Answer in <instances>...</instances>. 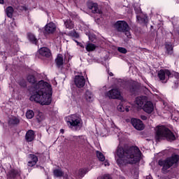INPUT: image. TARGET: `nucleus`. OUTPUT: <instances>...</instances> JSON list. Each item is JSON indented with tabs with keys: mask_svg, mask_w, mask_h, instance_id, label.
Listing matches in <instances>:
<instances>
[{
	"mask_svg": "<svg viewBox=\"0 0 179 179\" xmlns=\"http://www.w3.org/2000/svg\"><path fill=\"white\" fill-rule=\"evenodd\" d=\"M27 80L32 85V94L29 98L31 101L38 103L41 106H50L51 104L52 96V87L50 83L41 80L36 83L34 76H27Z\"/></svg>",
	"mask_w": 179,
	"mask_h": 179,
	"instance_id": "obj_1",
	"label": "nucleus"
},
{
	"mask_svg": "<svg viewBox=\"0 0 179 179\" xmlns=\"http://www.w3.org/2000/svg\"><path fill=\"white\" fill-rule=\"evenodd\" d=\"M116 156L118 157L116 163L120 167H122L127 164L139 163L141 157H142V152L136 145L124 144L122 146L119 145L116 149Z\"/></svg>",
	"mask_w": 179,
	"mask_h": 179,
	"instance_id": "obj_2",
	"label": "nucleus"
},
{
	"mask_svg": "<svg viewBox=\"0 0 179 179\" xmlns=\"http://www.w3.org/2000/svg\"><path fill=\"white\" fill-rule=\"evenodd\" d=\"M179 162V155H173L171 157H167L164 160L159 159L158 162L159 166H161L163 171H166L169 170L171 167H173L174 164H177Z\"/></svg>",
	"mask_w": 179,
	"mask_h": 179,
	"instance_id": "obj_3",
	"label": "nucleus"
},
{
	"mask_svg": "<svg viewBox=\"0 0 179 179\" xmlns=\"http://www.w3.org/2000/svg\"><path fill=\"white\" fill-rule=\"evenodd\" d=\"M66 122L72 129H80L82 128V120L76 115L66 117Z\"/></svg>",
	"mask_w": 179,
	"mask_h": 179,
	"instance_id": "obj_4",
	"label": "nucleus"
},
{
	"mask_svg": "<svg viewBox=\"0 0 179 179\" xmlns=\"http://www.w3.org/2000/svg\"><path fill=\"white\" fill-rule=\"evenodd\" d=\"M178 138V136L176 135H155V142L159 143L162 141H167L168 142H173V141H176Z\"/></svg>",
	"mask_w": 179,
	"mask_h": 179,
	"instance_id": "obj_5",
	"label": "nucleus"
},
{
	"mask_svg": "<svg viewBox=\"0 0 179 179\" xmlns=\"http://www.w3.org/2000/svg\"><path fill=\"white\" fill-rule=\"evenodd\" d=\"M106 97H108V99H117L118 100L122 99V96H121V92L118 89H112L108 92L105 93Z\"/></svg>",
	"mask_w": 179,
	"mask_h": 179,
	"instance_id": "obj_6",
	"label": "nucleus"
},
{
	"mask_svg": "<svg viewBox=\"0 0 179 179\" xmlns=\"http://www.w3.org/2000/svg\"><path fill=\"white\" fill-rule=\"evenodd\" d=\"M156 135H173V132L165 126H157L155 128Z\"/></svg>",
	"mask_w": 179,
	"mask_h": 179,
	"instance_id": "obj_7",
	"label": "nucleus"
},
{
	"mask_svg": "<svg viewBox=\"0 0 179 179\" xmlns=\"http://www.w3.org/2000/svg\"><path fill=\"white\" fill-rule=\"evenodd\" d=\"M121 101L120 104L117 106L118 111L121 113H124V111H127L128 113L129 110H131V106H129V103L127 101V100L124 99L122 97V99H120Z\"/></svg>",
	"mask_w": 179,
	"mask_h": 179,
	"instance_id": "obj_8",
	"label": "nucleus"
},
{
	"mask_svg": "<svg viewBox=\"0 0 179 179\" xmlns=\"http://www.w3.org/2000/svg\"><path fill=\"white\" fill-rule=\"evenodd\" d=\"M115 27H116L117 31H122L124 32L127 31V29H129V26L128 25V23L125 21H117L115 24Z\"/></svg>",
	"mask_w": 179,
	"mask_h": 179,
	"instance_id": "obj_9",
	"label": "nucleus"
},
{
	"mask_svg": "<svg viewBox=\"0 0 179 179\" xmlns=\"http://www.w3.org/2000/svg\"><path fill=\"white\" fill-rule=\"evenodd\" d=\"M131 124L137 131H142L145 129V124H143V122H142L139 119H131Z\"/></svg>",
	"mask_w": 179,
	"mask_h": 179,
	"instance_id": "obj_10",
	"label": "nucleus"
},
{
	"mask_svg": "<svg viewBox=\"0 0 179 179\" xmlns=\"http://www.w3.org/2000/svg\"><path fill=\"white\" fill-rule=\"evenodd\" d=\"M57 30V25L54 22H49L45 26V33L52 34Z\"/></svg>",
	"mask_w": 179,
	"mask_h": 179,
	"instance_id": "obj_11",
	"label": "nucleus"
},
{
	"mask_svg": "<svg viewBox=\"0 0 179 179\" xmlns=\"http://www.w3.org/2000/svg\"><path fill=\"white\" fill-rule=\"evenodd\" d=\"M74 83L77 87H83L85 84L86 83V80H85V77L83 76H76L74 79Z\"/></svg>",
	"mask_w": 179,
	"mask_h": 179,
	"instance_id": "obj_12",
	"label": "nucleus"
},
{
	"mask_svg": "<svg viewBox=\"0 0 179 179\" xmlns=\"http://www.w3.org/2000/svg\"><path fill=\"white\" fill-rule=\"evenodd\" d=\"M147 101L148 97L145 96H141L136 97L134 103L138 108H142L143 104H145Z\"/></svg>",
	"mask_w": 179,
	"mask_h": 179,
	"instance_id": "obj_13",
	"label": "nucleus"
},
{
	"mask_svg": "<svg viewBox=\"0 0 179 179\" xmlns=\"http://www.w3.org/2000/svg\"><path fill=\"white\" fill-rule=\"evenodd\" d=\"M7 177L9 179H16L20 177V171L17 169H10L7 173Z\"/></svg>",
	"mask_w": 179,
	"mask_h": 179,
	"instance_id": "obj_14",
	"label": "nucleus"
},
{
	"mask_svg": "<svg viewBox=\"0 0 179 179\" xmlns=\"http://www.w3.org/2000/svg\"><path fill=\"white\" fill-rule=\"evenodd\" d=\"M171 73L169 70H161L158 72V77L160 80H165L166 78H170Z\"/></svg>",
	"mask_w": 179,
	"mask_h": 179,
	"instance_id": "obj_15",
	"label": "nucleus"
},
{
	"mask_svg": "<svg viewBox=\"0 0 179 179\" xmlns=\"http://www.w3.org/2000/svg\"><path fill=\"white\" fill-rule=\"evenodd\" d=\"M143 110L148 114H150L153 112L154 106L151 101H146V103L143 106Z\"/></svg>",
	"mask_w": 179,
	"mask_h": 179,
	"instance_id": "obj_16",
	"label": "nucleus"
},
{
	"mask_svg": "<svg viewBox=\"0 0 179 179\" xmlns=\"http://www.w3.org/2000/svg\"><path fill=\"white\" fill-rule=\"evenodd\" d=\"M87 6L89 9L92 11V13H100L97 3L93 2H88Z\"/></svg>",
	"mask_w": 179,
	"mask_h": 179,
	"instance_id": "obj_17",
	"label": "nucleus"
},
{
	"mask_svg": "<svg viewBox=\"0 0 179 179\" xmlns=\"http://www.w3.org/2000/svg\"><path fill=\"white\" fill-rule=\"evenodd\" d=\"M39 54L42 55V57H46V58L51 57V51L48 48H41L39 50Z\"/></svg>",
	"mask_w": 179,
	"mask_h": 179,
	"instance_id": "obj_18",
	"label": "nucleus"
},
{
	"mask_svg": "<svg viewBox=\"0 0 179 179\" xmlns=\"http://www.w3.org/2000/svg\"><path fill=\"white\" fill-rule=\"evenodd\" d=\"M64 26L66 29H69L71 30L73 29V27H75V24L72 22V20H71V19H67L66 20H64Z\"/></svg>",
	"mask_w": 179,
	"mask_h": 179,
	"instance_id": "obj_19",
	"label": "nucleus"
},
{
	"mask_svg": "<svg viewBox=\"0 0 179 179\" xmlns=\"http://www.w3.org/2000/svg\"><path fill=\"white\" fill-rule=\"evenodd\" d=\"M56 64L58 68H61L64 65V57L62 55H58L56 59Z\"/></svg>",
	"mask_w": 179,
	"mask_h": 179,
	"instance_id": "obj_20",
	"label": "nucleus"
},
{
	"mask_svg": "<svg viewBox=\"0 0 179 179\" xmlns=\"http://www.w3.org/2000/svg\"><path fill=\"white\" fill-rule=\"evenodd\" d=\"M36 118L38 122H42V121L45 120V115L44 113H43V112H38Z\"/></svg>",
	"mask_w": 179,
	"mask_h": 179,
	"instance_id": "obj_21",
	"label": "nucleus"
},
{
	"mask_svg": "<svg viewBox=\"0 0 179 179\" xmlns=\"http://www.w3.org/2000/svg\"><path fill=\"white\" fill-rule=\"evenodd\" d=\"M64 171H61L60 169H55L53 171V175L58 178L64 177Z\"/></svg>",
	"mask_w": 179,
	"mask_h": 179,
	"instance_id": "obj_22",
	"label": "nucleus"
},
{
	"mask_svg": "<svg viewBox=\"0 0 179 179\" xmlns=\"http://www.w3.org/2000/svg\"><path fill=\"white\" fill-rule=\"evenodd\" d=\"M96 157L99 160V162H104V160H106V157L104 156V155L103 153H101V152L96 150Z\"/></svg>",
	"mask_w": 179,
	"mask_h": 179,
	"instance_id": "obj_23",
	"label": "nucleus"
},
{
	"mask_svg": "<svg viewBox=\"0 0 179 179\" xmlns=\"http://www.w3.org/2000/svg\"><path fill=\"white\" fill-rule=\"evenodd\" d=\"M13 7L12 6H8L6 9V15L8 16V17H12V16H13Z\"/></svg>",
	"mask_w": 179,
	"mask_h": 179,
	"instance_id": "obj_24",
	"label": "nucleus"
},
{
	"mask_svg": "<svg viewBox=\"0 0 179 179\" xmlns=\"http://www.w3.org/2000/svg\"><path fill=\"white\" fill-rule=\"evenodd\" d=\"M28 38L29 41L33 43V44H37V38H36V36H34V34H28Z\"/></svg>",
	"mask_w": 179,
	"mask_h": 179,
	"instance_id": "obj_25",
	"label": "nucleus"
},
{
	"mask_svg": "<svg viewBox=\"0 0 179 179\" xmlns=\"http://www.w3.org/2000/svg\"><path fill=\"white\" fill-rule=\"evenodd\" d=\"M8 122L9 124L17 125V124H19V122H20V120H19L17 117H12L10 118Z\"/></svg>",
	"mask_w": 179,
	"mask_h": 179,
	"instance_id": "obj_26",
	"label": "nucleus"
},
{
	"mask_svg": "<svg viewBox=\"0 0 179 179\" xmlns=\"http://www.w3.org/2000/svg\"><path fill=\"white\" fill-rule=\"evenodd\" d=\"M85 99L87 101H93V94L90 91H87L85 93Z\"/></svg>",
	"mask_w": 179,
	"mask_h": 179,
	"instance_id": "obj_27",
	"label": "nucleus"
},
{
	"mask_svg": "<svg viewBox=\"0 0 179 179\" xmlns=\"http://www.w3.org/2000/svg\"><path fill=\"white\" fill-rule=\"evenodd\" d=\"M86 50L88 52L94 51V50H96V45L93 43H87L86 45Z\"/></svg>",
	"mask_w": 179,
	"mask_h": 179,
	"instance_id": "obj_28",
	"label": "nucleus"
},
{
	"mask_svg": "<svg viewBox=\"0 0 179 179\" xmlns=\"http://www.w3.org/2000/svg\"><path fill=\"white\" fill-rule=\"evenodd\" d=\"M165 48L166 50V52L169 54H171L173 52V45L170 43H166L165 45Z\"/></svg>",
	"mask_w": 179,
	"mask_h": 179,
	"instance_id": "obj_29",
	"label": "nucleus"
},
{
	"mask_svg": "<svg viewBox=\"0 0 179 179\" xmlns=\"http://www.w3.org/2000/svg\"><path fill=\"white\" fill-rule=\"evenodd\" d=\"M26 117L28 120H31L34 117V112L32 110H28L26 113Z\"/></svg>",
	"mask_w": 179,
	"mask_h": 179,
	"instance_id": "obj_30",
	"label": "nucleus"
},
{
	"mask_svg": "<svg viewBox=\"0 0 179 179\" xmlns=\"http://www.w3.org/2000/svg\"><path fill=\"white\" fill-rule=\"evenodd\" d=\"M29 159H31V162H35L36 163H37V162H38V157H37V155H36L34 154H29Z\"/></svg>",
	"mask_w": 179,
	"mask_h": 179,
	"instance_id": "obj_31",
	"label": "nucleus"
},
{
	"mask_svg": "<svg viewBox=\"0 0 179 179\" xmlns=\"http://www.w3.org/2000/svg\"><path fill=\"white\" fill-rule=\"evenodd\" d=\"M27 142H33L34 141V135H25Z\"/></svg>",
	"mask_w": 179,
	"mask_h": 179,
	"instance_id": "obj_32",
	"label": "nucleus"
},
{
	"mask_svg": "<svg viewBox=\"0 0 179 179\" xmlns=\"http://www.w3.org/2000/svg\"><path fill=\"white\" fill-rule=\"evenodd\" d=\"M69 36H71V37H75L76 38H79V34L76 33V31H75L70 32Z\"/></svg>",
	"mask_w": 179,
	"mask_h": 179,
	"instance_id": "obj_33",
	"label": "nucleus"
},
{
	"mask_svg": "<svg viewBox=\"0 0 179 179\" xmlns=\"http://www.w3.org/2000/svg\"><path fill=\"white\" fill-rule=\"evenodd\" d=\"M123 33H124V34L127 36L128 38H131V32H129V29H127V30L124 31Z\"/></svg>",
	"mask_w": 179,
	"mask_h": 179,
	"instance_id": "obj_34",
	"label": "nucleus"
},
{
	"mask_svg": "<svg viewBox=\"0 0 179 179\" xmlns=\"http://www.w3.org/2000/svg\"><path fill=\"white\" fill-rule=\"evenodd\" d=\"M19 83L20 85L22 86V87H26V86H27L26 80H24V79L21 80Z\"/></svg>",
	"mask_w": 179,
	"mask_h": 179,
	"instance_id": "obj_35",
	"label": "nucleus"
},
{
	"mask_svg": "<svg viewBox=\"0 0 179 179\" xmlns=\"http://www.w3.org/2000/svg\"><path fill=\"white\" fill-rule=\"evenodd\" d=\"M81 29L82 30H84V31H89V25H84L82 24Z\"/></svg>",
	"mask_w": 179,
	"mask_h": 179,
	"instance_id": "obj_36",
	"label": "nucleus"
},
{
	"mask_svg": "<svg viewBox=\"0 0 179 179\" xmlns=\"http://www.w3.org/2000/svg\"><path fill=\"white\" fill-rule=\"evenodd\" d=\"M117 50L119 52H122V54H127V49L124 48H118Z\"/></svg>",
	"mask_w": 179,
	"mask_h": 179,
	"instance_id": "obj_37",
	"label": "nucleus"
},
{
	"mask_svg": "<svg viewBox=\"0 0 179 179\" xmlns=\"http://www.w3.org/2000/svg\"><path fill=\"white\" fill-rule=\"evenodd\" d=\"M85 34H87V36H88L90 40L91 41H94V38H96V36H92L91 35H89V32H87V31H85Z\"/></svg>",
	"mask_w": 179,
	"mask_h": 179,
	"instance_id": "obj_38",
	"label": "nucleus"
},
{
	"mask_svg": "<svg viewBox=\"0 0 179 179\" xmlns=\"http://www.w3.org/2000/svg\"><path fill=\"white\" fill-rule=\"evenodd\" d=\"M36 164H37V162H34V161L28 162L29 167H33L34 166H36Z\"/></svg>",
	"mask_w": 179,
	"mask_h": 179,
	"instance_id": "obj_39",
	"label": "nucleus"
},
{
	"mask_svg": "<svg viewBox=\"0 0 179 179\" xmlns=\"http://www.w3.org/2000/svg\"><path fill=\"white\" fill-rule=\"evenodd\" d=\"M86 173V171L84 169H79V175L81 176H85V174Z\"/></svg>",
	"mask_w": 179,
	"mask_h": 179,
	"instance_id": "obj_40",
	"label": "nucleus"
},
{
	"mask_svg": "<svg viewBox=\"0 0 179 179\" xmlns=\"http://www.w3.org/2000/svg\"><path fill=\"white\" fill-rule=\"evenodd\" d=\"M26 135H36V131L33 130H29L27 133Z\"/></svg>",
	"mask_w": 179,
	"mask_h": 179,
	"instance_id": "obj_41",
	"label": "nucleus"
},
{
	"mask_svg": "<svg viewBox=\"0 0 179 179\" xmlns=\"http://www.w3.org/2000/svg\"><path fill=\"white\" fill-rule=\"evenodd\" d=\"M103 164H104V166H110V163L108 162V161H105L104 162H103Z\"/></svg>",
	"mask_w": 179,
	"mask_h": 179,
	"instance_id": "obj_42",
	"label": "nucleus"
},
{
	"mask_svg": "<svg viewBox=\"0 0 179 179\" xmlns=\"http://www.w3.org/2000/svg\"><path fill=\"white\" fill-rule=\"evenodd\" d=\"M76 43H77L78 45H80L83 48V45L82 43H79V42L76 41Z\"/></svg>",
	"mask_w": 179,
	"mask_h": 179,
	"instance_id": "obj_43",
	"label": "nucleus"
},
{
	"mask_svg": "<svg viewBox=\"0 0 179 179\" xmlns=\"http://www.w3.org/2000/svg\"><path fill=\"white\" fill-rule=\"evenodd\" d=\"M141 119L143 120H146V116H141Z\"/></svg>",
	"mask_w": 179,
	"mask_h": 179,
	"instance_id": "obj_44",
	"label": "nucleus"
},
{
	"mask_svg": "<svg viewBox=\"0 0 179 179\" xmlns=\"http://www.w3.org/2000/svg\"><path fill=\"white\" fill-rule=\"evenodd\" d=\"M60 134H64V129H61V130H60Z\"/></svg>",
	"mask_w": 179,
	"mask_h": 179,
	"instance_id": "obj_45",
	"label": "nucleus"
},
{
	"mask_svg": "<svg viewBox=\"0 0 179 179\" xmlns=\"http://www.w3.org/2000/svg\"><path fill=\"white\" fill-rule=\"evenodd\" d=\"M108 73H109V76H113V73H111V72L109 73L108 71Z\"/></svg>",
	"mask_w": 179,
	"mask_h": 179,
	"instance_id": "obj_46",
	"label": "nucleus"
},
{
	"mask_svg": "<svg viewBox=\"0 0 179 179\" xmlns=\"http://www.w3.org/2000/svg\"><path fill=\"white\" fill-rule=\"evenodd\" d=\"M0 3L3 4V0H0Z\"/></svg>",
	"mask_w": 179,
	"mask_h": 179,
	"instance_id": "obj_47",
	"label": "nucleus"
},
{
	"mask_svg": "<svg viewBox=\"0 0 179 179\" xmlns=\"http://www.w3.org/2000/svg\"><path fill=\"white\" fill-rule=\"evenodd\" d=\"M137 19H138V20H139L141 19V17L139 16H137Z\"/></svg>",
	"mask_w": 179,
	"mask_h": 179,
	"instance_id": "obj_48",
	"label": "nucleus"
},
{
	"mask_svg": "<svg viewBox=\"0 0 179 179\" xmlns=\"http://www.w3.org/2000/svg\"><path fill=\"white\" fill-rule=\"evenodd\" d=\"M147 141H149V139H147Z\"/></svg>",
	"mask_w": 179,
	"mask_h": 179,
	"instance_id": "obj_49",
	"label": "nucleus"
}]
</instances>
